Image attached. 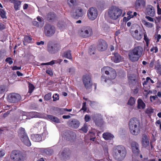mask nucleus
<instances>
[{
	"label": "nucleus",
	"instance_id": "9",
	"mask_svg": "<svg viewBox=\"0 0 161 161\" xmlns=\"http://www.w3.org/2000/svg\"><path fill=\"white\" fill-rule=\"evenodd\" d=\"M59 45L55 44L52 42H49L47 44V50L48 52L51 53H54L59 50Z\"/></svg>",
	"mask_w": 161,
	"mask_h": 161
},
{
	"label": "nucleus",
	"instance_id": "55",
	"mask_svg": "<svg viewBox=\"0 0 161 161\" xmlns=\"http://www.w3.org/2000/svg\"><path fill=\"white\" fill-rule=\"evenodd\" d=\"M154 37L155 38L157 39L156 42H158L161 38V36L160 34L155 35Z\"/></svg>",
	"mask_w": 161,
	"mask_h": 161
},
{
	"label": "nucleus",
	"instance_id": "27",
	"mask_svg": "<svg viewBox=\"0 0 161 161\" xmlns=\"http://www.w3.org/2000/svg\"><path fill=\"white\" fill-rule=\"evenodd\" d=\"M142 139V143L143 146L147 147L149 145V142L148 138L146 135H143Z\"/></svg>",
	"mask_w": 161,
	"mask_h": 161
},
{
	"label": "nucleus",
	"instance_id": "16",
	"mask_svg": "<svg viewBox=\"0 0 161 161\" xmlns=\"http://www.w3.org/2000/svg\"><path fill=\"white\" fill-rule=\"evenodd\" d=\"M8 97L10 102L14 103L20 99V96L18 94L13 93L9 95Z\"/></svg>",
	"mask_w": 161,
	"mask_h": 161
},
{
	"label": "nucleus",
	"instance_id": "63",
	"mask_svg": "<svg viewBox=\"0 0 161 161\" xmlns=\"http://www.w3.org/2000/svg\"><path fill=\"white\" fill-rule=\"evenodd\" d=\"M5 154L4 151L3 150L0 151V158L2 157Z\"/></svg>",
	"mask_w": 161,
	"mask_h": 161
},
{
	"label": "nucleus",
	"instance_id": "61",
	"mask_svg": "<svg viewBox=\"0 0 161 161\" xmlns=\"http://www.w3.org/2000/svg\"><path fill=\"white\" fill-rule=\"evenodd\" d=\"M157 14L158 15L161 14V8L159 7L158 5L157 6Z\"/></svg>",
	"mask_w": 161,
	"mask_h": 161
},
{
	"label": "nucleus",
	"instance_id": "39",
	"mask_svg": "<svg viewBox=\"0 0 161 161\" xmlns=\"http://www.w3.org/2000/svg\"><path fill=\"white\" fill-rule=\"evenodd\" d=\"M143 23L147 27L149 28H151L154 26L153 24L148 22L145 20L143 21Z\"/></svg>",
	"mask_w": 161,
	"mask_h": 161
},
{
	"label": "nucleus",
	"instance_id": "29",
	"mask_svg": "<svg viewBox=\"0 0 161 161\" xmlns=\"http://www.w3.org/2000/svg\"><path fill=\"white\" fill-rule=\"evenodd\" d=\"M31 139L35 142H39L42 141L41 136L38 134H33L31 136Z\"/></svg>",
	"mask_w": 161,
	"mask_h": 161
},
{
	"label": "nucleus",
	"instance_id": "59",
	"mask_svg": "<svg viewBox=\"0 0 161 161\" xmlns=\"http://www.w3.org/2000/svg\"><path fill=\"white\" fill-rule=\"evenodd\" d=\"M149 80H150V78L149 77H147L146 78V80L143 83V86H144L145 85H146L147 82H148V81Z\"/></svg>",
	"mask_w": 161,
	"mask_h": 161
},
{
	"label": "nucleus",
	"instance_id": "25",
	"mask_svg": "<svg viewBox=\"0 0 161 161\" xmlns=\"http://www.w3.org/2000/svg\"><path fill=\"white\" fill-rule=\"evenodd\" d=\"M146 1L145 0H136L135 2V6L137 8L144 7L145 6Z\"/></svg>",
	"mask_w": 161,
	"mask_h": 161
},
{
	"label": "nucleus",
	"instance_id": "32",
	"mask_svg": "<svg viewBox=\"0 0 161 161\" xmlns=\"http://www.w3.org/2000/svg\"><path fill=\"white\" fill-rule=\"evenodd\" d=\"M32 42V38L30 36H25L23 41L24 45H26L27 43H31Z\"/></svg>",
	"mask_w": 161,
	"mask_h": 161
},
{
	"label": "nucleus",
	"instance_id": "42",
	"mask_svg": "<svg viewBox=\"0 0 161 161\" xmlns=\"http://www.w3.org/2000/svg\"><path fill=\"white\" fill-rule=\"evenodd\" d=\"M29 92L31 93L33 92L35 87L32 84L30 83L29 85Z\"/></svg>",
	"mask_w": 161,
	"mask_h": 161
},
{
	"label": "nucleus",
	"instance_id": "11",
	"mask_svg": "<svg viewBox=\"0 0 161 161\" xmlns=\"http://www.w3.org/2000/svg\"><path fill=\"white\" fill-rule=\"evenodd\" d=\"M83 81L86 89L90 88L92 86V83L91 79V76L89 75H85L83 76Z\"/></svg>",
	"mask_w": 161,
	"mask_h": 161
},
{
	"label": "nucleus",
	"instance_id": "5",
	"mask_svg": "<svg viewBox=\"0 0 161 161\" xmlns=\"http://www.w3.org/2000/svg\"><path fill=\"white\" fill-rule=\"evenodd\" d=\"M19 136L22 142L26 146L30 147L31 145V142L27 134L25 132L24 128H20L18 131Z\"/></svg>",
	"mask_w": 161,
	"mask_h": 161
},
{
	"label": "nucleus",
	"instance_id": "22",
	"mask_svg": "<svg viewBox=\"0 0 161 161\" xmlns=\"http://www.w3.org/2000/svg\"><path fill=\"white\" fill-rule=\"evenodd\" d=\"M65 133V136L66 137H66L67 139H68L69 140L73 139L75 138L76 137L75 133L70 131H67Z\"/></svg>",
	"mask_w": 161,
	"mask_h": 161
},
{
	"label": "nucleus",
	"instance_id": "56",
	"mask_svg": "<svg viewBox=\"0 0 161 161\" xmlns=\"http://www.w3.org/2000/svg\"><path fill=\"white\" fill-rule=\"evenodd\" d=\"M145 18L150 21L153 22L154 21L153 19L151 17V16L150 17L149 16H145Z\"/></svg>",
	"mask_w": 161,
	"mask_h": 161
},
{
	"label": "nucleus",
	"instance_id": "31",
	"mask_svg": "<svg viewBox=\"0 0 161 161\" xmlns=\"http://www.w3.org/2000/svg\"><path fill=\"white\" fill-rule=\"evenodd\" d=\"M66 71L68 74L71 75H73L75 74V69L74 67H71L68 68L66 70Z\"/></svg>",
	"mask_w": 161,
	"mask_h": 161
},
{
	"label": "nucleus",
	"instance_id": "21",
	"mask_svg": "<svg viewBox=\"0 0 161 161\" xmlns=\"http://www.w3.org/2000/svg\"><path fill=\"white\" fill-rule=\"evenodd\" d=\"M132 50L140 57L143 53V48L141 46H137L135 47Z\"/></svg>",
	"mask_w": 161,
	"mask_h": 161
},
{
	"label": "nucleus",
	"instance_id": "14",
	"mask_svg": "<svg viewBox=\"0 0 161 161\" xmlns=\"http://www.w3.org/2000/svg\"><path fill=\"white\" fill-rule=\"evenodd\" d=\"M130 33L132 36L137 40H141L143 36V32L142 31L140 30H136L134 31H130Z\"/></svg>",
	"mask_w": 161,
	"mask_h": 161
},
{
	"label": "nucleus",
	"instance_id": "53",
	"mask_svg": "<svg viewBox=\"0 0 161 161\" xmlns=\"http://www.w3.org/2000/svg\"><path fill=\"white\" fill-rule=\"evenodd\" d=\"M53 100L54 101H56L57 100H58L59 97L58 95L57 94H55L53 96Z\"/></svg>",
	"mask_w": 161,
	"mask_h": 161
},
{
	"label": "nucleus",
	"instance_id": "50",
	"mask_svg": "<svg viewBox=\"0 0 161 161\" xmlns=\"http://www.w3.org/2000/svg\"><path fill=\"white\" fill-rule=\"evenodd\" d=\"M5 61L7 62H8L9 64H12L13 63V61L12 60L11 58L10 57L7 58L5 59Z\"/></svg>",
	"mask_w": 161,
	"mask_h": 161
},
{
	"label": "nucleus",
	"instance_id": "20",
	"mask_svg": "<svg viewBox=\"0 0 161 161\" xmlns=\"http://www.w3.org/2000/svg\"><path fill=\"white\" fill-rule=\"evenodd\" d=\"M111 60L115 63H118L122 61L123 58L118 53H115L111 57Z\"/></svg>",
	"mask_w": 161,
	"mask_h": 161
},
{
	"label": "nucleus",
	"instance_id": "49",
	"mask_svg": "<svg viewBox=\"0 0 161 161\" xmlns=\"http://www.w3.org/2000/svg\"><path fill=\"white\" fill-rule=\"evenodd\" d=\"M5 90V87L3 86H0V94L3 93Z\"/></svg>",
	"mask_w": 161,
	"mask_h": 161
},
{
	"label": "nucleus",
	"instance_id": "60",
	"mask_svg": "<svg viewBox=\"0 0 161 161\" xmlns=\"http://www.w3.org/2000/svg\"><path fill=\"white\" fill-rule=\"evenodd\" d=\"M156 18L157 19V20L155 21V23H157L158 22H159L161 19V16H158L156 17Z\"/></svg>",
	"mask_w": 161,
	"mask_h": 161
},
{
	"label": "nucleus",
	"instance_id": "37",
	"mask_svg": "<svg viewBox=\"0 0 161 161\" xmlns=\"http://www.w3.org/2000/svg\"><path fill=\"white\" fill-rule=\"evenodd\" d=\"M70 153L69 151V149H66V150H64L63 152L61 153V158L63 157H66V156H68Z\"/></svg>",
	"mask_w": 161,
	"mask_h": 161
},
{
	"label": "nucleus",
	"instance_id": "47",
	"mask_svg": "<svg viewBox=\"0 0 161 161\" xmlns=\"http://www.w3.org/2000/svg\"><path fill=\"white\" fill-rule=\"evenodd\" d=\"M103 148L104 152L106 155L108 154V146L105 145L104 146H103Z\"/></svg>",
	"mask_w": 161,
	"mask_h": 161
},
{
	"label": "nucleus",
	"instance_id": "15",
	"mask_svg": "<svg viewBox=\"0 0 161 161\" xmlns=\"http://www.w3.org/2000/svg\"><path fill=\"white\" fill-rule=\"evenodd\" d=\"M145 13L146 14L151 17H154L155 14L154 8L151 5H147L146 7Z\"/></svg>",
	"mask_w": 161,
	"mask_h": 161
},
{
	"label": "nucleus",
	"instance_id": "48",
	"mask_svg": "<svg viewBox=\"0 0 161 161\" xmlns=\"http://www.w3.org/2000/svg\"><path fill=\"white\" fill-rule=\"evenodd\" d=\"M153 111V109L151 107H149L146 109V112L147 114H150L152 113Z\"/></svg>",
	"mask_w": 161,
	"mask_h": 161
},
{
	"label": "nucleus",
	"instance_id": "52",
	"mask_svg": "<svg viewBox=\"0 0 161 161\" xmlns=\"http://www.w3.org/2000/svg\"><path fill=\"white\" fill-rule=\"evenodd\" d=\"M91 119L90 116L88 114L85 115V120L86 122H87L90 121Z\"/></svg>",
	"mask_w": 161,
	"mask_h": 161
},
{
	"label": "nucleus",
	"instance_id": "17",
	"mask_svg": "<svg viewBox=\"0 0 161 161\" xmlns=\"http://www.w3.org/2000/svg\"><path fill=\"white\" fill-rule=\"evenodd\" d=\"M131 147L133 153L136 155H138L140 152L139 146L137 143L133 142L131 143Z\"/></svg>",
	"mask_w": 161,
	"mask_h": 161
},
{
	"label": "nucleus",
	"instance_id": "62",
	"mask_svg": "<svg viewBox=\"0 0 161 161\" xmlns=\"http://www.w3.org/2000/svg\"><path fill=\"white\" fill-rule=\"evenodd\" d=\"M11 110L8 111L6 113H5L3 115V117L4 118H5L7 117L8 115L9 114L10 112L11 111Z\"/></svg>",
	"mask_w": 161,
	"mask_h": 161
},
{
	"label": "nucleus",
	"instance_id": "33",
	"mask_svg": "<svg viewBox=\"0 0 161 161\" xmlns=\"http://www.w3.org/2000/svg\"><path fill=\"white\" fill-rule=\"evenodd\" d=\"M129 82L130 84H134L136 82V77L133 75H130L128 77Z\"/></svg>",
	"mask_w": 161,
	"mask_h": 161
},
{
	"label": "nucleus",
	"instance_id": "19",
	"mask_svg": "<svg viewBox=\"0 0 161 161\" xmlns=\"http://www.w3.org/2000/svg\"><path fill=\"white\" fill-rule=\"evenodd\" d=\"M129 57L131 61H137L140 58L132 50L130 51L129 53Z\"/></svg>",
	"mask_w": 161,
	"mask_h": 161
},
{
	"label": "nucleus",
	"instance_id": "54",
	"mask_svg": "<svg viewBox=\"0 0 161 161\" xmlns=\"http://www.w3.org/2000/svg\"><path fill=\"white\" fill-rule=\"evenodd\" d=\"M46 73L49 75L52 76L53 75V73L52 70L50 69H48L46 71Z\"/></svg>",
	"mask_w": 161,
	"mask_h": 161
},
{
	"label": "nucleus",
	"instance_id": "38",
	"mask_svg": "<svg viewBox=\"0 0 161 161\" xmlns=\"http://www.w3.org/2000/svg\"><path fill=\"white\" fill-rule=\"evenodd\" d=\"M135 102L136 99L132 97H131L128 100V104L131 106H133L135 104Z\"/></svg>",
	"mask_w": 161,
	"mask_h": 161
},
{
	"label": "nucleus",
	"instance_id": "34",
	"mask_svg": "<svg viewBox=\"0 0 161 161\" xmlns=\"http://www.w3.org/2000/svg\"><path fill=\"white\" fill-rule=\"evenodd\" d=\"M58 26L59 28L61 31H63L66 28V25L64 22H59L58 25Z\"/></svg>",
	"mask_w": 161,
	"mask_h": 161
},
{
	"label": "nucleus",
	"instance_id": "40",
	"mask_svg": "<svg viewBox=\"0 0 161 161\" xmlns=\"http://www.w3.org/2000/svg\"><path fill=\"white\" fill-rule=\"evenodd\" d=\"M155 69L156 70L157 72L161 71V65L159 62H157L155 64Z\"/></svg>",
	"mask_w": 161,
	"mask_h": 161
},
{
	"label": "nucleus",
	"instance_id": "44",
	"mask_svg": "<svg viewBox=\"0 0 161 161\" xmlns=\"http://www.w3.org/2000/svg\"><path fill=\"white\" fill-rule=\"evenodd\" d=\"M85 133H86L88 131L87 126L85 124L80 129Z\"/></svg>",
	"mask_w": 161,
	"mask_h": 161
},
{
	"label": "nucleus",
	"instance_id": "57",
	"mask_svg": "<svg viewBox=\"0 0 161 161\" xmlns=\"http://www.w3.org/2000/svg\"><path fill=\"white\" fill-rule=\"evenodd\" d=\"M150 99L151 102H153V101L155 100L156 98H158L157 96L156 95L155 96H151L150 97Z\"/></svg>",
	"mask_w": 161,
	"mask_h": 161
},
{
	"label": "nucleus",
	"instance_id": "7",
	"mask_svg": "<svg viewBox=\"0 0 161 161\" xmlns=\"http://www.w3.org/2000/svg\"><path fill=\"white\" fill-rule=\"evenodd\" d=\"M55 28L53 26L49 24H46L44 27V34L48 37L53 36L55 32Z\"/></svg>",
	"mask_w": 161,
	"mask_h": 161
},
{
	"label": "nucleus",
	"instance_id": "4",
	"mask_svg": "<svg viewBox=\"0 0 161 161\" xmlns=\"http://www.w3.org/2000/svg\"><path fill=\"white\" fill-rule=\"evenodd\" d=\"M122 13V10L115 7H113L109 8L108 16L110 19L115 20L121 16Z\"/></svg>",
	"mask_w": 161,
	"mask_h": 161
},
{
	"label": "nucleus",
	"instance_id": "3",
	"mask_svg": "<svg viewBox=\"0 0 161 161\" xmlns=\"http://www.w3.org/2000/svg\"><path fill=\"white\" fill-rule=\"evenodd\" d=\"M126 155V150L122 146H118L114 149V156L118 161H122L125 158Z\"/></svg>",
	"mask_w": 161,
	"mask_h": 161
},
{
	"label": "nucleus",
	"instance_id": "35",
	"mask_svg": "<svg viewBox=\"0 0 161 161\" xmlns=\"http://www.w3.org/2000/svg\"><path fill=\"white\" fill-rule=\"evenodd\" d=\"M14 7L16 11H17L19 9V8L20 6L21 2L19 1H16L14 3Z\"/></svg>",
	"mask_w": 161,
	"mask_h": 161
},
{
	"label": "nucleus",
	"instance_id": "30",
	"mask_svg": "<svg viewBox=\"0 0 161 161\" xmlns=\"http://www.w3.org/2000/svg\"><path fill=\"white\" fill-rule=\"evenodd\" d=\"M62 57L64 58L71 59L72 57L71 55V51L69 50L66 51L63 53L62 54Z\"/></svg>",
	"mask_w": 161,
	"mask_h": 161
},
{
	"label": "nucleus",
	"instance_id": "36",
	"mask_svg": "<svg viewBox=\"0 0 161 161\" xmlns=\"http://www.w3.org/2000/svg\"><path fill=\"white\" fill-rule=\"evenodd\" d=\"M67 3L70 7H72L76 4V0H68Z\"/></svg>",
	"mask_w": 161,
	"mask_h": 161
},
{
	"label": "nucleus",
	"instance_id": "23",
	"mask_svg": "<svg viewBox=\"0 0 161 161\" xmlns=\"http://www.w3.org/2000/svg\"><path fill=\"white\" fill-rule=\"evenodd\" d=\"M103 137L105 140H111L114 138V136L111 133L109 132H105L103 134Z\"/></svg>",
	"mask_w": 161,
	"mask_h": 161
},
{
	"label": "nucleus",
	"instance_id": "46",
	"mask_svg": "<svg viewBox=\"0 0 161 161\" xmlns=\"http://www.w3.org/2000/svg\"><path fill=\"white\" fill-rule=\"evenodd\" d=\"M55 61L52 60L49 62L42 63L41 64L42 65H52L54 64Z\"/></svg>",
	"mask_w": 161,
	"mask_h": 161
},
{
	"label": "nucleus",
	"instance_id": "18",
	"mask_svg": "<svg viewBox=\"0 0 161 161\" xmlns=\"http://www.w3.org/2000/svg\"><path fill=\"white\" fill-rule=\"evenodd\" d=\"M69 126L75 128H77L80 126V122L77 120L74 119L69 121L68 123Z\"/></svg>",
	"mask_w": 161,
	"mask_h": 161
},
{
	"label": "nucleus",
	"instance_id": "51",
	"mask_svg": "<svg viewBox=\"0 0 161 161\" xmlns=\"http://www.w3.org/2000/svg\"><path fill=\"white\" fill-rule=\"evenodd\" d=\"M32 24L33 25L36 27H39L40 26V23L35 20V19H34L32 21Z\"/></svg>",
	"mask_w": 161,
	"mask_h": 161
},
{
	"label": "nucleus",
	"instance_id": "28",
	"mask_svg": "<svg viewBox=\"0 0 161 161\" xmlns=\"http://www.w3.org/2000/svg\"><path fill=\"white\" fill-rule=\"evenodd\" d=\"M146 106L145 103L141 99H138L137 100V108L139 109H143Z\"/></svg>",
	"mask_w": 161,
	"mask_h": 161
},
{
	"label": "nucleus",
	"instance_id": "6",
	"mask_svg": "<svg viewBox=\"0 0 161 161\" xmlns=\"http://www.w3.org/2000/svg\"><path fill=\"white\" fill-rule=\"evenodd\" d=\"M79 33L80 36L83 37H89L92 35V29L90 26H83L80 30Z\"/></svg>",
	"mask_w": 161,
	"mask_h": 161
},
{
	"label": "nucleus",
	"instance_id": "41",
	"mask_svg": "<svg viewBox=\"0 0 161 161\" xmlns=\"http://www.w3.org/2000/svg\"><path fill=\"white\" fill-rule=\"evenodd\" d=\"M0 15L2 18H6L5 12L3 9L1 8H0Z\"/></svg>",
	"mask_w": 161,
	"mask_h": 161
},
{
	"label": "nucleus",
	"instance_id": "43",
	"mask_svg": "<svg viewBox=\"0 0 161 161\" xmlns=\"http://www.w3.org/2000/svg\"><path fill=\"white\" fill-rule=\"evenodd\" d=\"M55 17V15L53 13H50L47 15V18L50 20L53 19Z\"/></svg>",
	"mask_w": 161,
	"mask_h": 161
},
{
	"label": "nucleus",
	"instance_id": "64",
	"mask_svg": "<svg viewBox=\"0 0 161 161\" xmlns=\"http://www.w3.org/2000/svg\"><path fill=\"white\" fill-rule=\"evenodd\" d=\"M31 114L34 115V117H38L39 116V115L36 112H32L31 113Z\"/></svg>",
	"mask_w": 161,
	"mask_h": 161
},
{
	"label": "nucleus",
	"instance_id": "24",
	"mask_svg": "<svg viewBox=\"0 0 161 161\" xmlns=\"http://www.w3.org/2000/svg\"><path fill=\"white\" fill-rule=\"evenodd\" d=\"M92 118L96 124L98 125L101 119V116L100 114H94L92 116Z\"/></svg>",
	"mask_w": 161,
	"mask_h": 161
},
{
	"label": "nucleus",
	"instance_id": "8",
	"mask_svg": "<svg viewBox=\"0 0 161 161\" xmlns=\"http://www.w3.org/2000/svg\"><path fill=\"white\" fill-rule=\"evenodd\" d=\"M98 15V11L97 9L94 7L90 8L87 12L88 18L91 20L96 19Z\"/></svg>",
	"mask_w": 161,
	"mask_h": 161
},
{
	"label": "nucleus",
	"instance_id": "58",
	"mask_svg": "<svg viewBox=\"0 0 161 161\" xmlns=\"http://www.w3.org/2000/svg\"><path fill=\"white\" fill-rule=\"evenodd\" d=\"M144 39L145 40L146 42L147 45L148 46V43H147V41L148 40V39L147 38V37L146 32L144 33Z\"/></svg>",
	"mask_w": 161,
	"mask_h": 161
},
{
	"label": "nucleus",
	"instance_id": "45",
	"mask_svg": "<svg viewBox=\"0 0 161 161\" xmlns=\"http://www.w3.org/2000/svg\"><path fill=\"white\" fill-rule=\"evenodd\" d=\"M51 94L50 93H48L46 94L44 97V99L46 100H49L51 98Z\"/></svg>",
	"mask_w": 161,
	"mask_h": 161
},
{
	"label": "nucleus",
	"instance_id": "26",
	"mask_svg": "<svg viewBox=\"0 0 161 161\" xmlns=\"http://www.w3.org/2000/svg\"><path fill=\"white\" fill-rule=\"evenodd\" d=\"M47 118L50 121L55 123H60L59 119L57 117L51 115H47Z\"/></svg>",
	"mask_w": 161,
	"mask_h": 161
},
{
	"label": "nucleus",
	"instance_id": "1",
	"mask_svg": "<svg viewBox=\"0 0 161 161\" xmlns=\"http://www.w3.org/2000/svg\"><path fill=\"white\" fill-rule=\"evenodd\" d=\"M101 71L103 74L105 73L107 75H109L108 79H107L105 76H102L101 82L104 84H106L108 86L112 84L113 82L111 80L114 79L116 76V73L114 69L108 66H105L101 69Z\"/></svg>",
	"mask_w": 161,
	"mask_h": 161
},
{
	"label": "nucleus",
	"instance_id": "13",
	"mask_svg": "<svg viewBox=\"0 0 161 161\" xmlns=\"http://www.w3.org/2000/svg\"><path fill=\"white\" fill-rule=\"evenodd\" d=\"M107 44L105 41L101 40L98 41L97 46V49L98 50L104 51L107 49Z\"/></svg>",
	"mask_w": 161,
	"mask_h": 161
},
{
	"label": "nucleus",
	"instance_id": "2",
	"mask_svg": "<svg viewBox=\"0 0 161 161\" xmlns=\"http://www.w3.org/2000/svg\"><path fill=\"white\" fill-rule=\"evenodd\" d=\"M129 127L130 131L132 134L134 135H138L140 129L139 120L136 118L130 119L129 123Z\"/></svg>",
	"mask_w": 161,
	"mask_h": 161
},
{
	"label": "nucleus",
	"instance_id": "12",
	"mask_svg": "<svg viewBox=\"0 0 161 161\" xmlns=\"http://www.w3.org/2000/svg\"><path fill=\"white\" fill-rule=\"evenodd\" d=\"M70 14L71 15L75 18H78L82 17L84 15L82 8L79 7L76 8L75 12L73 10L71 11Z\"/></svg>",
	"mask_w": 161,
	"mask_h": 161
},
{
	"label": "nucleus",
	"instance_id": "10",
	"mask_svg": "<svg viewBox=\"0 0 161 161\" xmlns=\"http://www.w3.org/2000/svg\"><path fill=\"white\" fill-rule=\"evenodd\" d=\"M11 159L14 161H22L23 160V157L19 152L15 150L13 151L10 155Z\"/></svg>",
	"mask_w": 161,
	"mask_h": 161
}]
</instances>
